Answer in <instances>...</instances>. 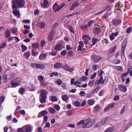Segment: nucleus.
<instances>
[{
	"label": "nucleus",
	"mask_w": 132,
	"mask_h": 132,
	"mask_svg": "<svg viewBox=\"0 0 132 132\" xmlns=\"http://www.w3.org/2000/svg\"><path fill=\"white\" fill-rule=\"evenodd\" d=\"M7 76L6 75H4L3 77V79L4 82H6L7 81Z\"/></svg>",
	"instance_id": "nucleus-53"
},
{
	"label": "nucleus",
	"mask_w": 132,
	"mask_h": 132,
	"mask_svg": "<svg viewBox=\"0 0 132 132\" xmlns=\"http://www.w3.org/2000/svg\"><path fill=\"white\" fill-rule=\"evenodd\" d=\"M36 68L37 69H44L45 68V65L43 64H36Z\"/></svg>",
	"instance_id": "nucleus-14"
},
{
	"label": "nucleus",
	"mask_w": 132,
	"mask_h": 132,
	"mask_svg": "<svg viewBox=\"0 0 132 132\" xmlns=\"http://www.w3.org/2000/svg\"><path fill=\"white\" fill-rule=\"evenodd\" d=\"M109 12L105 13L103 15V18L104 19H106L109 16Z\"/></svg>",
	"instance_id": "nucleus-48"
},
{
	"label": "nucleus",
	"mask_w": 132,
	"mask_h": 132,
	"mask_svg": "<svg viewBox=\"0 0 132 132\" xmlns=\"http://www.w3.org/2000/svg\"><path fill=\"white\" fill-rule=\"evenodd\" d=\"M24 57L27 59H28L30 55V53L29 51H27L24 53Z\"/></svg>",
	"instance_id": "nucleus-27"
},
{
	"label": "nucleus",
	"mask_w": 132,
	"mask_h": 132,
	"mask_svg": "<svg viewBox=\"0 0 132 132\" xmlns=\"http://www.w3.org/2000/svg\"><path fill=\"white\" fill-rule=\"evenodd\" d=\"M127 42L124 40L122 44L121 48V56L125 55V51L127 45Z\"/></svg>",
	"instance_id": "nucleus-5"
},
{
	"label": "nucleus",
	"mask_w": 132,
	"mask_h": 132,
	"mask_svg": "<svg viewBox=\"0 0 132 132\" xmlns=\"http://www.w3.org/2000/svg\"><path fill=\"white\" fill-rule=\"evenodd\" d=\"M41 4V6L43 7V9L47 8L48 7V2L47 0H44L43 4Z\"/></svg>",
	"instance_id": "nucleus-12"
},
{
	"label": "nucleus",
	"mask_w": 132,
	"mask_h": 132,
	"mask_svg": "<svg viewBox=\"0 0 132 132\" xmlns=\"http://www.w3.org/2000/svg\"><path fill=\"white\" fill-rule=\"evenodd\" d=\"M62 81L60 79H58L56 81V82L57 84L58 85H61L62 83Z\"/></svg>",
	"instance_id": "nucleus-51"
},
{
	"label": "nucleus",
	"mask_w": 132,
	"mask_h": 132,
	"mask_svg": "<svg viewBox=\"0 0 132 132\" xmlns=\"http://www.w3.org/2000/svg\"><path fill=\"white\" fill-rule=\"evenodd\" d=\"M75 106L78 107L80 106V102L78 101H76L75 102Z\"/></svg>",
	"instance_id": "nucleus-52"
},
{
	"label": "nucleus",
	"mask_w": 132,
	"mask_h": 132,
	"mask_svg": "<svg viewBox=\"0 0 132 132\" xmlns=\"http://www.w3.org/2000/svg\"><path fill=\"white\" fill-rule=\"evenodd\" d=\"M88 79L87 77L85 76H82L80 77V78L79 79V80L80 82L84 81H86Z\"/></svg>",
	"instance_id": "nucleus-22"
},
{
	"label": "nucleus",
	"mask_w": 132,
	"mask_h": 132,
	"mask_svg": "<svg viewBox=\"0 0 132 132\" xmlns=\"http://www.w3.org/2000/svg\"><path fill=\"white\" fill-rule=\"evenodd\" d=\"M6 44L5 43H3L1 44L0 46V49L3 48L5 46H6Z\"/></svg>",
	"instance_id": "nucleus-59"
},
{
	"label": "nucleus",
	"mask_w": 132,
	"mask_h": 132,
	"mask_svg": "<svg viewBox=\"0 0 132 132\" xmlns=\"http://www.w3.org/2000/svg\"><path fill=\"white\" fill-rule=\"evenodd\" d=\"M93 125V121H88L83 124L82 127L83 128H89L92 127Z\"/></svg>",
	"instance_id": "nucleus-7"
},
{
	"label": "nucleus",
	"mask_w": 132,
	"mask_h": 132,
	"mask_svg": "<svg viewBox=\"0 0 132 132\" xmlns=\"http://www.w3.org/2000/svg\"><path fill=\"white\" fill-rule=\"evenodd\" d=\"M85 121L84 120H82L80 121L77 123L76 124V126H79L82 124H84Z\"/></svg>",
	"instance_id": "nucleus-36"
},
{
	"label": "nucleus",
	"mask_w": 132,
	"mask_h": 132,
	"mask_svg": "<svg viewBox=\"0 0 132 132\" xmlns=\"http://www.w3.org/2000/svg\"><path fill=\"white\" fill-rule=\"evenodd\" d=\"M38 24L40 28H44L45 26V23L42 22H39L38 23Z\"/></svg>",
	"instance_id": "nucleus-23"
},
{
	"label": "nucleus",
	"mask_w": 132,
	"mask_h": 132,
	"mask_svg": "<svg viewBox=\"0 0 132 132\" xmlns=\"http://www.w3.org/2000/svg\"><path fill=\"white\" fill-rule=\"evenodd\" d=\"M129 72V70H128L127 72L123 73L121 75V80L122 82H124L125 81L126 79L125 77H126L128 74Z\"/></svg>",
	"instance_id": "nucleus-9"
},
{
	"label": "nucleus",
	"mask_w": 132,
	"mask_h": 132,
	"mask_svg": "<svg viewBox=\"0 0 132 132\" xmlns=\"http://www.w3.org/2000/svg\"><path fill=\"white\" fill-rule=\"evenodd\" d=\"M59 75V73L58 72H54L52 73L50 75V77L51 78L53 77L54 76H57Z\"/></svg>",
	"instance_id": "nucleus-33"
},
{
	"label": "nucleus",
	"mask_w": 132,
	"mask_h": 132,
	"mask_svg": "<svg viewBox=\"0 0 132 132\" xmlns=\"http://www.w3.org/2000/svg\"><path fill=\"white\" fill-rule=\"evenodd\" d=\"M63 48V45L61 44H58L56 45L55 48V50L56 51H59Z\"/></svg>",
	"instance_id": "nucleus-13"
},
{
	"label": "nucleus",
	"mask_w": 132,
	"mask_h": 132,
	"mask_svg": "<svg viewBox=\"0 0 132 132\" xmlns=\"http://www.w3.org/2000/svg\"><path fill=\"white\" fill-rule=\"evenodd\" d=\"M102 58V57L95 55H92L91 57V59L94 63L98 62Z\"/></svg>",
	"instance_id": "nucleus-6"
},
{
	"label": "nucleus",
	"mask_w": 132,
	"mask_h": 132,
	"mask_svg": "<svg viewBox=\"0 0 132 132\" xmlns=\"http://www.w3.org/2000/svg\"><path fill=\"white\" fill-rule=\"evenodd\" d=\"M106 122L103 119L100 122L96 124V125L97 126L101 127L102 126L104 125Z\"/></svg>",
	"instance_id": "nucleus-21"
},
{
	"label": "nucleus",
	"mask_w": 132,
	"mask_h": 132,
	"mask_svg": "<svg viewBox=\"0 0 132 132\" xmlns=\"http://www.w3.org/2000/svg\"><path fill=\"white\" fill-rule=\"evenodd\" d=\"M114 68L116 69L119 70L120 71H123V68L121 66H115L114 67Z\"/></svg>",
	"instance_id": "nucleus-38"
},
{
	"label": "nucleus",
	"mask_w": 132,
	"mask_h": 132,
	"mask_svg": "<svg viewBox=\"0 0 132 132\" xmlns=\"http://www.w3.org/2000/svg\"><path fill=\"white\" fill-rule=\"evenodd\" d=\"M38 79L40 81V82L41 81H42L44 80V78L43 76L40 75L38 76Z\"/></svg>",
	"instance_id": "nucleus-54"
},
{
	"label": "nucleus",
	"mask_w": 132,
	"mask_h": 132,
	"mask_svg": "<svg viewBox=\"0 0 132 132\" xmlns=\"http://www.w3.org/2000/svg\"><path fill=\"white\" fill-rule=\"evenodd\" d=\"M99 65L97 64H94L93 65L92 68L93 70H95L98 67Z\"/></svg>",
	"instance_id": "nucleus-42"
},
{
	"label": "nucleus",
	"mask_w": 132,
	"mask_h": 132,
	"mask_svg": "<svg viewBox=\"0 0 132 132\" xmlns=\"http://www.w3.org/2000/svg\"><path fill=\"white\" fill-rule=\"evenodd\" d=\"M25 130L26 132H30L31 131V127L27 126L25 127Z\"/></svg>",
	"instance_id": "nucleus-30"
},
{
	"label": "nucleus",
	"mask_w": 132,
	"mask_h": 132,
	"mask_svg": "<svg viewBox=\"0 0 132 132\" xmlns=\"http://www.w3.org/2000/svg\"><path fill=\"white\" fill-rule=\"evenodd\" d=\"M21 47H22V52H23L25 51L27 49V47L25 46V45H21Z\"/></svg>",
	"instance_id": "nucleus-39"
},
{
	"label": "nucleus",
	"mask_w": 132,
	"mask_h": 132,
	"mask_svg": "<svg viewBox=\"0 0 132 132\" xmlns=\"http://www.w3.org/2000/svg\"><path fill=\"white\" fill-rule=\"evenodd\" d=\"M67 53V52L66 50H63L60 53V54L62 56H65Z\"/></svg>",
	"instance_id": "nucleus-50"
},
{
	"label": "nucleus",
	"mask_w": 132,
	"mask_h": 132,
	"mask_svg": "<svg viewBox=\"0 0 132 132\" xmlns=\"http://www.w3.org/2000/svg\"><path fill=\"white\" fill-rule=\"evenodd\" d=\"M53 37L49 34L47 39L49 41L51 42L53 40Z\"/></svg>",
	"instance_id": "nucleus-44"
},
{
	"label": "nucleus",
	"mask_w": 132,
	"mask_h": 132,
	"mask_svg": "<svg viewBox=\"0 0 132 132\" xmlns=\"http://www.w3.org/2000/svg\"><path fill=\"white\" fill-rule=\"evenodd\" d=\"M40 93L39 101L41 103L43 104L46 101L47 97V95L48 94V92L46 90L42 89L40 91Z\"/></svg>",
	"instance_id": "nucleus-1"
},
{
	"label": "nucleus",
	"mask_w": 132,
	"mask_h": 132,
	"mask_svg": "<svg viewBox=\"0 0 132 132\" xmlns=\"http://www.w3.org/2000/svg\"><path fill=\"white\" fill-rule=\"evenodd\" d=\"M38 54V52L35 51L33 49H32V50L31 52V54L32 55L35 56L37 55Z\"/></svg>",
	"instance_id": "nucleus-35"
},
{
	"label": "nucleus",
	"mask_w": 132,
	"mask_h": 132,
	"mask_svg": "<svg viewBox=\"0 0 132 132\" xmlns=\"http://www.w3.org/2000/svg\"><path fill=\"white\" fill-rule=\"evenodd\" d=\"M65 5L64 4H62L60 6H59L57 3H56L54 4L53 9L55 11V12H58L63 8Z\"/></svg>",
	"instance_id": "nucleus-4"
},
{
	"label": "nucleus",
	"mask_w": 132,
	"mask_h": 132,
	"mask_svg": "<svg viewBox=\"0 0 132 132\" xmlns=\"http://www.w3.org/2000/svg\"><path fill=\"white\" fill-rule=\"evenodd\" d=\"M117 48V46H115L114 48H113L112 49L110 50L109 51V52L110 53H112L114 52L116 50Z\"/></svg>",
	"instance_id": "nucleus-41"
},
{
	"label": "nucleus",
	"mask_w": 132,
	"mask_h": 132,
	"mask_svg": "<svg viewBox=\"0 0 132 132\" xmlns=\"http://www.w3.org/2000/svg\"><path fill=\"white\" fill-rule=\"evenodd\" d=\"M94 80H93V81H90L88 84V86L91 87H92L94 85Z\"/></svg>",
	"instance_id": "nucleus-45"
},
{
	"label": "nucleus",
	"mask_w": 132,
	"mask_h": 132,
	"mask_svg": "<svg viewBox=\"0 0 132 132\" xmlns=\"http://www.w3.org/2000/svg\"><path fill=\"white\" fill-rule=\"evenodd\" d=\"M39 44L38 43H34L32 44L31 47L35 48H37L39 46Z\"/></svg>",
	"instance_id": "nucleus-28"
},
{
	"label": "nucleus",
	"mask_w": 132,
	"mask_h": 132,
	"mask_svg": "<svg viewBox=\"0 0 132 132\" xmlns=\"http://www.w3.org/2000/svg\"><path fill=\"white\" fill-rule=\"evenodd\" d=\"M51 101L53 102H57L58 101L57 98L54 96H52L51 97Z\"/></svg>",
	"instance_id": "nucleus-26"
},
{
	"label": "nucleus",
	"mask_w": 132,
	"mask_h": 132,
	"mask_svg": "<svg viewBox=\"0 0 132 132\" xmlns=\"http://www.w3.org/2000/svg\"><path fill=\"white\" fill-rule=\"evenodd\" d=\"M95 103L94 101L92 99H89L87 101V103L90 106L93 105Z\"/></svg>",
	"instance_id": "nucleus-25"
},
{
	"label": "nucleus",
	"mask_w": 132,
	"mask_h": 132,
	"mask_svg": "<svg viewBox=\"0 0 132 132\" xmlns=\"http://www.w3.org/2000/svg\"><path fill=\"white\" fill-rule=\"evenodd\" d=\"M94 23V21L93 20H91L89 21L88 23V25L89 27H90L92 24Z\"/></svg>",
	"instance_id": "nucleus-62"
},
{
	"label": "nucleus",
	"mask_w": 132,
	"mask_h": 132,
	"mask_svg": "<svg viewBox=\"0 0 132 132\" xmlns=\"http://www.w3.org/2000/svg\"><path fill=\"white\" fill-rule=\"evenodd\" d=\"M21 81V79L19 77H16L13 80L10 82L11 85L12 87L15 88L20 85V83Z\"/></svg>",
	"instance_id": "nucleus-2"
},
{
	"label": "nucleus",
	"mask_w": 132,
	"mask_h": 132,
	"mask_svg": "<svg viewBox=\"0 0 132 132\" xmlns=\"http://www.w3.org/2000/svg\"><path fill=\"white\" fill-rule=\"evenodd\" d=\"M84 46V43L83 42L80 41L79 42V45L77 48L78 50L81 51L82 50V48Z\"/></svg>",
	"instance_id": "nucleus-17"
},
{
	"label": "nucleus",
	"mask_w": 132,
	"mask_h": 132,
	"mask_svg": "<svg viewBox=\"0 0 132 132\" xmlns=\"http://www.w3.org/2000/svg\"><path fill=\"white\" fill-rule=\"evenodd\" d=\"M56 33V31L54 30H52L51 31L49 34L54 37Z\"/></svg>",
	"instance_id": "nucleus-40"
},
{
	"label": "nucleus",
	"mask_w": 132,
	"mask_h": 132,
	"mask_svg": "<svg viewBox=\"0 0 132 132\" xmlns=\"http://www.w3.org/2000/svg\"><path fill=\"white\" fill-rule=\"evenodd\" d=\"M13 13L18 18H19L20 16V12L19 11L16 10H15L13 12Z\"/></svg>",
	"instance_id": "nucleus-20"
},
{
	"label": "nucleus",
	"mask_w": 132,
	"mask_h": 132,
	"mask_svg": "<svg viewBox=\"0 0 132 132\" xmlns=\"http://www.w3.org/2000/svg\"><path fill=\"white\" fill-rule=\"evenodd\" d=\"M101 107L99 104L96 105L93 108V112H98L100 111Z\"/></svg>",
	"instance_id": "nucleus-8"
},
{
	"label": "nucleus",
	"mask_w": 132,
	"mask_h": 132,
	"mask_svg": "<svg viewBox=\"0 0 132 132\" xmlns=\"http://www.w3.org/2000/svg\"><path fill=\"white\" fill-rule=\"evenodd\" d=\"M79 94L81 97H83L85 95V92L84 91H81L79 93Z\"/></svg>",
	"instance_id": "nucleus-57"
},
{
	"label": "nucleus",
	"mask_w": 132,
	"mask_h": 132,
	"mask_svg": "<svg viewBox=\"0 0 132 132\" xmlns=\"http://www.w3.org/2000/svg\"><path fill=\"white\" fill-rule=\"evenodd\" d=\"M119 88L120 91L125 93L127 91V87L124 85H120L119 86Z\"/></svg>",
	"instance_id": "nucleus-11"
},
{
	"label": "nucleus",
	"mask_w": 132,
	"mask_h": 132,
	"mask_svg": "<svg viewBox=\"0 0 132 132\" xmlns=\"http://www.w3.org/2000/svg\"><path fill=\"white\" fill-rule=\"evenodd\" d=\"M112 7V6L109 5H108L105 7V9L104 10H105V11L106 10L109 11L111 10Z\"/></svg>",
	"instance_id": "nucleus-37"
},
{
	"label": "nucleus",
	"mask_w": 132,
	"mask_h": 132,
	"mask_svg": "<svg viewBox=\"0 0 132 132\" xmlns=\"http://www.w3.org/2000/svg\"><path fill=\"white\" fill-rule=\"evenodd\" d=\"M101 32V29L99 28H94L93 30L94 33L95 35L99 34Z\"/></svg>",
	"instance_id": "nucleus-18"
},
{
	"label": "nucleus",
	"mask_w": 132,
	"mask_h": 132,
	"mask_svg": "<svg viewBox=\"0 0 132 132\" xmlns=\"http://www.w3.org/2000/svg\"><path fill=\"white\" fill-rule=\"evenodd\" d=\"M49 112L51 113L54 114L55 113L56 111L54 108H52L50 109Z\"/></svg>",
	"instance_id": "nucleus-49"
},
{
	"label": "nucleus",
	"mask_w": 132,
	"mask_h": 132,
	"mask_svg": "<svg viewBox=\"0 0 132 132\" xmlns=\"http://www.w3.org/2000/svg\"><path fill=\"white\" fill-rule=\"evenodd\" d=\"M47 57L46 54H42L39 56V59L40 60H43L45 59Z\"/></svg>",
	"instance_id": "nucleus-16"
},
{
	"label": "nucleus",
	"mask_w": 132,
	"mask_h": 132,
	"mask_svg": "<svg viewBox=\"0 0 132 132\" xmlns=\"http://www.w3.org/2000/svg\"><path fill=\"white\" fill-rule=\"evenodd\" d=\"M114 103H113L109 104L108 105V106L109 108H113L114 106Z\"/></svg>",
	"instance_id": "nucleus-61"
},
{
	"label": "nucleus",
	"mask_w": 132,
	"mask_h": 132,
	"mask_svg": "<svg viewBox=\"0 0 132 132\" xmlns=\"http://www.w3.org/2000/svg\"><path fill=\"white\" fill-rule=\"evenodd\" d=\"M97 39L96 38H92V43L93 45H95L97 42Z\"/></svg>",
	"instance_id": "nucleus-46"
},
{
	"label": "nucleus",
	"mask_w": 132,
	"mask_h": 132,
	"mask_svg": "<svg viewBox=\"0 0 132 132\" xmlns=\"http://www.w3.org/2000/svg\"><path fill=\"white\" fill-rule=\"evenodd\" d=\"M120 62V61L119 59H116L114 61V62L115 64H119Z\"/></svg>",
	"instance_id": "nucleus-63"
},
{
	"label": "nucleus",
	"mask_w": 132,
	"mask_h": 132,
	"mask_svg": "<svg viewBox=\"0 0 132 132\" xmlns=\"http://www.w3.org/2000/svg\"><path fill=\"white\" fill-rule=\"evenodd\" d=\"M52 52H51L49 53V54L53 56H55L56 55L58 52L57 51H53L52 50Z\"/></svg>",
	"instance_id": "nucleus-29"
},
{
	"label": "nucleus",
	"mask_w": 132,
	"mask_h": 132,
	"mask_svg": "<svg viewBox=\"0 0 132 132\" xmlns=\"http://www.w3.org/2000/svg\"><path fill=\"white\" fill-rule=\"evenodd\" d=\"M17 132H25L23 129L19 128L18 129Z\"/></svg>",
	"instance_id": "nucleus-64"
},
{
	"label": "nucleus",
	"mask_w": 132,
	"mask_h": 132,
	"mask_svg": "<svg viewBox=\"0 0 132 132\" xmlns=\"http://www.w3.org/2000/svg\"><path fill=\"white\" fill-rule=\"evenodd\" d=\"M62 99L63 101L66 102L69 99L68 96L67 95H63L62 97Z\"/></svg>",
	"instance_id": "nucleus-31"
},
{
	"label": "nucleus",
	"mask_w": 132,
	"mask_h": 132,
	"mask_svg": "<svg viewBox=\"0 0 132 132\" xmlns=\"http://www.w3.org/2000/svg\"><path fill=\"white\" fill-rule=\"evenodd\" d=\"M54 108H55L57 111L59 110L60 109V107L59 105L57 104L55 105L54 106Z\"/></svg>",
	"instance_id": "nucleus-43"
},
{
	"label": "nucleus",
	"mask_w": 132,
	"mask_h": 132,
	"mask_svg": "<svg viewBox=\"0 0 132 132\" xmlns=\"http://www.w3.org/2000/svg\"><path fill=\"white\" fill-rule=\"evenodd\" d=\"M119 99V96L118 95H116L114 97L113 100L114 101H117Z\"/></svg>",
	"instance_id": "nucleus-56"
},
{
	"label": "nucleus",
	"mask_w": 132,
	"mask_h": 132,
	"mask_svg": "<svg viewBox=\"0 0 132 132\" xmlns=\"http://www.w3.org/2000/svg\"><path fill=\"white\" fill-rule=\"evenodd\" d=\"M121 22V21L120 19H118L117 20L116 19H113L112 20V23L115 26H117L120 24Z\"/></svg>",
	"instance_id": "nucleus-10"
},
{
	"label": "nucleus",
	"mask_w": 132,
	"mask_h": 132,
	"mask_svg": "<svg viewBox=\"0 0 132 132\" xmlns=\"http://www.w3.org/2000/svg\"><path fill=\"white\" fill-rule=\"evenodd\" d=\"M25 89L23 88H20L19 90V93L20 94L23 95L24 93L25 92Z\"/></svg>",
	"instance_id": "nucleus-34"
},
{
	"label": "nucleus",
	"mask_w": 132,
	"mask_h": 132,
	"mask_svg": "<svg viewBox=\"0 0 132 132\" xmlns=\"http://www.w3.org/2000/svg\"><path fill=\"white\" fill-rule=\"evenodd\" d=\"M74 112L72 110H70L67 112V115L68 116H71L73 113Z\"/></svg>",
	"instance_id": "nucleus-47"
},
{
	"label": "nucleus",
	"mask_w": 132,
	"mask_h": 132,
	"mask_svg": "<svg viewBox=\"0 0 132 132\" xmlns=\"http://www.w3.org/2000/svg\"><path fill=\"white\" fill-rule=\"evenodd\" d=\"M103 79V77L101 76L100 78L98 80V82L97 84V85H99L100 84H101V83L102 82V80Z\"/></svg>",
	"instance_id": "nucleus-58"
},
{
	"label": "nucleus",
	"mask_w": 132,
	"mask_h": 132,
	"mask_svg": "<svg viewBox=\"0 0 132 132\" xmlns=\"http://www.w3.org/2000/svg\"><path fill=\"white\" fill-rule=\"evenodd\" d=\"M114 128L113 127H109L107 128L104 132H113Z\"/></svg>",
	"instance_id": "nucleus-24"
},
{
	"label": "nucleus",
	"mask_w": 132,
	"mask_h": 132,
	"mask_svg": "<svg viewBox=\"0 0 132 132\" xmlns=\"http://www.w3.org/2000/svg\"><path fill=\"white\" fill-rule=\"evenodd\" d=\"M13 4H15L18 7L20 8L23 7L25 3L24 0H14L12 2Z\"/></svg>",
	"instance_id": "nucleus-3"
},
{
	"label": "nucleus",
	"mask_w": 132,
	"mask_h": 132,
	"mask_svg": "<svg viewBox=\"0 0 132 132\" xmlns=\"http://www.w3.org/2000/svg\"><path fill=\"white\" fill-rule=\"evenodd\" d=\"M45 43V42L44 40H41L40 42V45L41 47H43Z\"/></svg>",
	"instance_id": "nucleus-55"
},
{
	"label": "nucleus",
	"mask_w": 132,
	"mask_h": 132,
	"mask_svg": "<svg viewBox=\"0 0 132 132\" xmlns=\"http://www.w3.org/2000/svg\"><path fill=\"white\" fill-rule=\"evenodd\" d=\"M70 67L67 64H65L64 66H62V68L66 71H68Z\"/></svg>",
	"instance_id": "nucleus-32"
},
{
	"label": "nucleus",
	"mask_w": 132,
	"mask_h": 132,
	"mask_svg": "<svg viewBox=\"0 0 132 132\" xmlns=\"http://www.w3.org/2000/svg\"><path fill=\"white\" fill-rule=\"evenodd\" d=\"M47 113V111L45 110H43L39 113L38 115L39 118L41 117L42 116H44Z\"/></svg>",
	"instance_id": "nucleus-15"
},
{
	"label": "nucleus",
	"mask_w": 132,
	"mask_h": 132,
	"mask_svg": "<svg viewBox=\"0 0 132 132\" xmlns=\"http://www.w3.org/2000/svg\"><path fill=\"white\" fill-rule=\"evenodd\" d=\"M54 68L56 69H60L61 68H62V65L61 63L57 62L54 64Z\"/></svg>",
	"instance_id": "nucleus-19"
},
{
	"label": "nucleus",
	"mask_w": 132,
	"mask_h": 132,
	"mask_svg": "<svg viewBox=\"0 0 132 132\" xmlns=\"http://www.w3.org/2000/svg\"><path fill=\"white\" fill-rule=\"evenodd\" d=\"M96 73L94 72L93 74L92 75L91 77L90 78V79H94L96 75Z\"/></svg>",
	"instance_id": "nucleus-60"
}]
</instances>
